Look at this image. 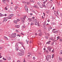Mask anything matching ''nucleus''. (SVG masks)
Masks as SVG:
<instances>
[{"mask_svg":"<svg viewBox=\"0 0 62 62\" xmlns=\"http://www.w3.org/2000/svg\"><path fill=\"white\" fill-rule=\"evenodd\" d=\"M46 25H49V24L48 23Z\"/></svg>","mask_w":62,"mask_h":62,"instance_id":"nucleus-52","label":"nucleus"},{"mask_svg":"<svg viewBox=\"0 0 62 62\" xmlns=\"http://www.w3.org/2000/svg\"><path fill=\"white\" fill-rule=\"evenodd\" d=\"M16 33H15L14 34H12V37H14V38H15L16 37Z\"/></svg>","mask_w":62,"mask_h":62,"instance_id":"nucleus-5","label":"nucleus"},{"mask_svg":"<svg viewBox=\"0 0 62 62\" xmlns=\"http://www.w3.org/2000/svg\"><path fill=\"white\" fill-rule=\"evenodd\" d=\"M32 18L33 19H35V17H32Z\"/></svg>","mask_w":62,"mask_h":62,"instance_id":"nucleus-58","label":"nucleus"},{"mask_svg":"<svg viewBox=\"0 0 62 62\" xmlns=\"http://www.w3.org/2000/svg\"><path fill=\"white\" fill-rule=\"evenodd\" d=\"M2 56H1V53H0V58H1V57H2Z\"/></svg>","mask_w":62,"mask_h":62,"instance_id":"nucleus-34","label":"nucleus"},{"mask_svg":"<svg viewBox=\"0 0 62 62\" xmlns=\"http://www.w3.org/2000/svg\"><path fill=\"white\" fill-rule=\"evenodd\" d=\"M44 0H42V1H44ZM46 2H47V0H46V1H44V2H43V3L44 4H45V3H46Z\"/></svg>","mask_w":62,"mask_h":62,"instance_id":"nucleus-16","label":"nucleus"},{"mask_svg":"<svg viewBox=\"0 0 62 62\" xmlns=\"http://www.w3.org/2000/svg\"><path fill=\"white\" fill-rule=\"evenodd\" d=\"M6 0H3V3H4V4H5L6 3Z\"/></svg>","mask_w":62,"mask_h":62,"instance_id":"nucleus-17","label":"nucleus"},{"mask_svg":"<svg viewBox=\"0 0 62 62\" xmlns=\"http://www.w3.org/2000/svg\"><path fill=\"white\" fill-rule=\"evenodd\" d=\"M60 16L61 17H62V14L61 13L60 14Z\"/></svg>","mask_w":62,"mask_h":62,"instance_id":"nucleus-40","label":"nucleus"},{"mask_svg":"<svg viewBox=\"0 0 62 62\" xmlns=\"http://www.w3.org/2000/svg\"><path fill=\"white\" fill-rule=\"evenodd\" d=\"M21 34H22V35H23V36L24 35V34H23V33H21Z\"/></svg>","mask_w":62,"mask_h":62,"instance_id":"nucleus-54","label":"nucleus"},{"mask_svg":"<svg viewBox=\"0 0 62 62\" xmlns=\"http://www.w3.org/2000/svg\"><path fill=\"white\" fill-rule=\"evenodd\" d=\"M56 29H53V31H54V30H55Z\"/></svg>","mask_w":62,"mask_h":62,"instance_id":"nucleus-53","label":"nucleus"},{"mask_svg":"<svg viewBox=\"0 0 62 62\" xmlns=\"http://www.w3.org/2000/svg\"><path fill=\"white\" fill-rule=\"evenodd\" d=\"M8 9L7 8V7H5V10H7V9Z\"/></svg>","mask_w":62,"mask_h":62,"instance_id":"nucleus-44","label":"nucleus"},{"mask_svg":"<svg viewBox=\"0 0 62 62\" xmlns=\"http://www.w3.org/2000/svg\"><path fill=\"white\" fill-rule=\"evenodd\" d=\"M17 36H19V37H21V36H20V35H19V34H18L17 35Z\"/></svg>","mask_w":62,"mask_h":62,"instance_id":"nucleus-35","label":"nucleus"},{"mask_svg":"<svg viewBox=\"0 0 62 62\" xmlns=\"http://www.w3.org/2000/svg\"><path fill=\"white\" fill-rule=\"evenodd\" d=\"M26 3L27 4V5H29V3L27 2V3Z\"/></svg>","mask_w":62,"mask_h":62,"instance_id":"nucleus-49","label":"nucleus"},{"mask_svg":"<svg viewBox=\"0 0 62 62\" xmlns=\"http://www.w3.org/2000/svg\"><path fill=\"white\" fill-rule=\"evenodd\" d=\"M10 15V16H11V17H12V16H14V15H13V14H11Z\"/></svg>","mask_w":62,"mask_h":62,"instance_id":"nucleus-27","label":"nucleus"},{"mask_svg":"<svg viewBox=\"0 0 62 62\" xmlns=\"http://www.w3.org/2000/svg\"><path fill=\"white\" fill-rule=\"evenodd\" d=\"M25 10L27 12H28V9L27 7V5H25Z\"/></svg>","mask_w":62,"mask_h":62,"instance_id":"nucleus-4","label":"nucleus"},{"mask_svg":"<svg viewBox=\"0 0 62 62\" xmlns=\"http://www.w3.org/2000/svg\"><path fill=\"white\" fill-rule=\"evenodd\" d=\"M49 29H52V27H49Z\"/></svg>","mask_w":62,"mask_h":62,"instance_id":"nucleus-29","label":"nucleus"},{"mask_svg":"<svg viewBox=\"0 0 62 62\" xmlns=\"http://www.w3.org/2000/svg\"><path fill=\"white\" fill-rule=\"evenodd\" d=\"M26 18V17H25V16L23 18H21V20L22 21V23H24V20H25V19Z\"/></svg>","mask_w":62,"mask_h":62,"instance_id":"nucleus-2","label":"nucleus"},{"mask_svg":"<svg viewBox=\"0 0 62 62\" xmlns=\"http://www.w3.org/2000/svg\"><path fill=\"white\" fill-rule=\"evenodd\" d=\"M54 49H53V50L52 51V52H53V53H54Z\"/></svg>","mask_w":62,"mask_h":62,"instance_id":"nucleus-42","label":"nucleus"},{"mask_svg":"<svg viewBox=\"0 0 62 62\" xmlns=\"http://www.w3.org/2000/svg\"><path fill=\"white\" fill-rule=\"evenodd\" d=\"M23 27L24 28H25V25H23Z\"/></svg>","mask_w":62,"mask_h":62,"instance_id":"nucleus-37","label":"nucleus"},{"mask_svg":"<svg viewBox=\"0 0 62 62\" xmlns=\"http://www.w3.org/2000/svg\"><path fill=\"white\" fill-rule=\"evenodd\" d=\"M19 21H20V20L19 19H18L17 20V22H19Z\"/></svg>","mask_w":62,"mask_h":62,"instance_id":"nucleus-41","label":"nucleus"},{"mask_svg":"<svg viewBox=\"0 0 62 62\" xmlns=\"http://www.w3.org/2000/svg\"><path fill=\"white\" fill-rule=\"evenodd\" d=\"M30 2H32V3H34V1L33 0H30Z\"/></svg>","mask_w":62,"mask_h":62,"instance_id":"nucleus-22","label":"nucleus"},{"mask_svg":"<svg viewBox=\"0 0 62 62\" xmlns=\"http://www.w3.org/2000/svg\"><path fill=\"white\" fill-rule=\"evenodd\" d=\"M17 54H18V55H19V56L23 55H22L21 53H18Z\"/></svg>","mask_w":62,"mask_h":62,"instance_id":"nucleus-13","label":"nucleus"},{"mask_svg":"<svg viewBox=\"0 0 62 62\" xmlns=\"http://www.w3.org/2000/svg\"><path fill=\"white\" fill-rule=\"evenodd\" d=\"M2 61H3L2 60H0V62H2Z\"/></svg>","mask_w":62,"mask_h":62,"instance_id":"nucleus-46","label":"nucleus"},{"mask_svg":"<svg viewBox=\"0 0 62 62\" xmlns=\"http://www.w3.org/2000/svg\"><path fill=\"white\" fill-rule=\"evenodd\" d=\"M60 41H62V39H60Z\"/></svg>","mask_w":62,"mask_h":62,"instance_id":"nucleus-55","label":"nucleus"},{"mask_svg":"<svg viewBox=\"0 0 62 62\" xmlns=\"http://www.w3.org/2000/svg\"><path fill=\"white\" fill-rule=\"evenodd\" d=\"M11 17H12L10 15H9L8 16V17H7V18L8 19H11Z\"/></svg>","mask_w":62,"mask_h":62,"instance_id":"nucleus-8","label":"nucleus"},{"mask_svg":"<svg viewBox=\"0 0 62 62\" xmlns=\"http://www.w3.org/2000/svg\"><path fill=\"white\" fill-rule=\"evenodd\" d=\"M4 38L5 39H7V40H8V37H4Z\"/></svg>","mask_w":62,"mask_h":62,"instance_id":"nucleus-20","label":"nucleus"},{"mask_svg":"<svg viewBox=\"0 0 62 62\" xmlns=\"http://www.w3.org/2000/svg\"><path fill=\"white\" fill-rule=\"evenodd\" d=\"M59 59L60 61H62V59L60 57L59 58Z\"/></svg>","mask_w":62,"mask_h":62,"instance_id":"nucleus-31","label":"nucleus"},{"mask_svg":"<svg viewBox=\"0 0 62 62\" xmlns=\"http://www.w3.org/2000/svg\"><path fill=\"white\" fill-rule=\"evenodd\" d=\"M33 59H34V60H35V57H33Z\"/></svg>","mask_w":62,"mask_h":62,"instance_id":"nucleus-43","label":"nucleus"},{"mask_svg":"<svg viewBox=\"0 0 62 62\" xmlns=\"http://www.w3.org/2000/svg\"><path fill=\"white\" fill-rule=\"evenodd\" d=\"M2 49V48L1 47H0V50H1V49Z\"/></svg>","mask_w":62,"mask_h":62,"instance_id":"nucleus-60","label":"nucleus"},{"mask_svg":"<svg viewBox=\"0 0 62 62\" xmlns=\"http://www.w3.org/2000/svg\"><path fill=\"white\" fill-rule=\"evenodd\" d=\"M0 17H3L4 16V15H3L0 13Z\"/></svg>","mask_w":62,"mask_h":62,"instance_id":"nucleus-12","label":"nucleus"},{"mask_svg":"<svg viewBox=\"0 0 62 62\" xmlns=\"http://www.w3.org/2000/svg\"><path fill=\"white\" fill-rule=\"evenodd\" d=\"M46 59L47 61L49 60V59H51V56L50 55H48L46 56Z\"/></svg>","mask_w":62,"mask_h":62,"instance_id":"nucleus-1","label":"nucleus"},{"mask_svg":"<svg viewBox=\"0 0 62 62\" xmlns=\"http://www.w3.org/2000/svg\"><path fill=\"white\" fill-rule=\"evenodd\" d=\"M19 51L21 52V54H22V55H24V52L23 51H22L21 50H20Z\"/></svg>","mask_w":62,"mask_h":62,"instance_id":"nucleus-6","label":"nucleus"},{"mask_svg":"<svg viewBox=\"0 0 62 62\" xmlns=\"http://www.w3.org/2000/svg\"><path fill=\"white\" fill-rule=\"evenodd\" d=\"M16 32H18V30H16Z\"/></svg>","mask_w":62,"mask_h":62,"instance_id":"nucleus-57","label":"nucleus"},{"mask_svg":"<svg viewBox=\"0 0 62 62\" xmlns=\"http://www.w3.org/2000/svg\"><path fill=\"white\" fill-rule=\"evenodd\" d=\"M43 17V16H42V19H43L44 18V17Z\"/></svg>","mask_w":62,"mask_h":62,"instance_id":"nucleus-59","label":"nucleus"},{"mask_svg":"<svg viewBox=\"0 0 62 62\" xmlns=\"http://www.w3.org/2000/svg\"><path fill=\"white\" fill-rule=\"evenodd\" d=\"M60 53H61V54H62V50L61 51Z\"/></svg>","mask_w":62,"mask_h":62,"instance_id":"nucleus-48","label":"nucleus"},{"mask_svg":"<svg viewBox=\"0 0 62 62\" xmlns=\"http://www.w3.org/2000/svg\"><path fill=\"white\" fill-rule=\"evenodd\" d=\"M18 8V6H16L14 8L16 10L17 9V8Z\"/></svg>","mask_w":62,"mask_h":62,"instance_id":"nucleus-19","label":"nucleus"},{"mask_svg":"<svg viewBox=\"0 0 62 62\" xmlns=\"http://www.w3.org/2000/svg\"><path fill=\"white\" fill-rule=\"evenodd\" d=\"M33 8H39V7H37V6L36 5H35L33 6Z\"/></svg>","mask_w":62,"mask_h":62,"instance_id":"nucleus-23","label":"nucleus"},{"mask_svg":"<svg viewBox=\"0 0 62 62\" xmlns=\"http://www.w3.org/2000/svg\"><path fill=\"white\" fill-rule=\"evenodd\" d=\"M22 3H27L26 2H24V1H23V2H22Z\"/></svg>","mask_w":62,"mask_h":62,"instance_id":"nucleus-45","label":"nucleus"},{"mask_svg":"<svg viewBox=\"0 0 62 62\" xmlns=\"http://www.w3.org/2000/svg\"><path fill=\"white\" fill-rule=\"evenodd\" d=\"M30 15H33V14H32V13H31V14H30Z\"/></svg>","mask_w":62,"mask_h":62,"instance_id":"nucleus-62","label":"nucleus"},{"mask_svg":"<svg viewBox=\"0 0 62 62\" xmlns=\"http://www.w3.org/2000/svg\"><path fill=\"white\" fill-rule=\"evenodd\" d=\"M19 49L18 48H16V51H18V50Z\"/></svg>","mask_w":62,"mask_h":62,"instance_id":"nucleus-32","label":"nucleus"},{"mask_svg":"<svg viewBox=\"0 0 62 62\" xmlns=\"http://www.w3.org/2000/svg\"><path fill=\"white\" fill-rule=\"evenodd\" d=\"M7 14H5L4 15V16H7Z\"/></svg>","mask_w":62,"mask_h":62,"instance_id":"nucleus-56","label":"nucleus"},{"mask_svg":"<svg viewBox=\"0 0 62 62\" xmlns=\"http://www.w3.org/2000/svg\"><path fill=\"white\" fill-rule=\"evenodd\" d=\"M54 42H53L52 43H51V45H54Z\"/></svg>","mask_w":62,"mask_h":62,"instance_id":"nucleus-36","label":"nucleus"},{"mask_svg":"<svg viewBox=\"0 0 62 62\" xmlns=\"http://www.w3.org/2000/svg\"><path fill=\"white\" fill-rule=\"evenodd\" d=\"M55 23H51V24H52V25H55Z\"/></svg>","mask_w":62,"mask_h":62,"instance_id":"nucleus-24","label":"nucleus"},{"mask_svg":"<svg viewBox=\"0 0 62 62\" xmlns=\"http://www.w3.org/2000/svg\"><path fill=\"white\" fill-rule=\"evenodd\" d=\"M58 11H57V15H58Z\"/></svg>","mask_w":62,"mask_h":62,"instance_id":"nucleus-51","label":"nucleus"},{"mask_svg":"<svg viewBox=\"0 0 62 62\" xmlns=\"http://www.w3.org/2000/svg\"><path fill=\"white\" fill-rule=\"evenodd\" d=\"M53 33H55L56 34V33H57L58 32L57 31H54Z\"/></svg>","mask_w":62,"mask_h":62,"instance_id":"nucleus-25","label":"nucleus"},{"mask_svg":"<svg viewBox=\"0 0 62 62\" xmlns=\"http://www.w3.org/2000/svg\"><path fill=\"white\" fill-rule=\"evenodd\" d=\"M7 20H8V19H7V18H5L4 19L3 21H4L5 22H6V21H7Z\"/></svg>","mask_w":62,"mask_h":62,"instance_id":"nucleus-14","label":"nucleus"},{"mask_svg":"<svg viewBox=\"0 0 62 62\" xmlns=\"http://www.w3.org/2000/svg\"><path fill=\"white\" fill-rule=\"evenodd\" d=\"M42 5L43 6V7H45V8H46V5H45V4L43 3V4H42Z\"/></svg>","mask_w":62,"mask_h":62,"instance_id":"nucleus-9","label":"nucleus"},{"mask_svg":"<svg viewBox=\"0 0 62 62\" xmlns=\"http://www.w3.org/2000/svg\"><path fill=\"white\" fill-rule=\"evenodd\" d=\"M46 38V39H48V36H46L45 37Z\"/></svg>","mask_w":62,"mask_h":62,"instance_id":"nucleus-50","label":"nucleus"},{"mask_svg":"<svg viewBox=\"0 0 62 62\" xmlns=\"http://www.w3.org/2000/svg\"><path fill=\"white\" fill-rule=\"evenodd\" d=\"M15 27H16V28H19V27H20V25H16L15 26Z\"/></svg>","mask_w":62,"mask_h":62,"instance_id":"nucleus-11","label":"nucleus"},{"mask_svg":"<svg viewBox=\"0 0 62 62\" xmlns=\"http://www.w3.org/2000/svg\"><path fill=\"white\" fill-rule=\"evenodd\" d=\"M20 44H21V45H23V43L22 42H21Z\"/></svg>","mask_w":62,"mask_h":62,"instance_id":"nucleus-38","label":"nucleus"},{"mask_svg":"<svg viewBox=\"0 0 62 62\" xmlns=\"http://www.w3.org/2000/svg\"><path fill=\"white\" fill-rule=\"evenodd\" d=\"M37 4L39 6V7H40L41 8H43V7H41V6H40V3L38 2L37 3Z\"/></svg>","mask_w":62,"mask_h":62,"instance_id":"nucleus-10","label":"nucleus"},{"mask_svg":"<svg viewBox=\"0 0 62 62\" xmlns=\"http://www.w3.org/2000/svg\"><path fill=\"white\" fill-rule=\"evenodd\" d=\"M17 62H21L19 61H18Z\"/></svg>","mask_w":62,"mask_h":62,"instance_id":"nucleus-63","label":"nucleus"},{"mask_svg":"<svg viewBox=\"0 0 62 62\" xmlns=\"http://www.w3.org/2000/svg\"><path fill=\"white\" fill-rule=\"evenodd\" d=\"M7 1V2H9V0H6Z\"/></svg>","mask_w":62,"mask_h":62,"instance_id":"nucleus-47","label":"nucleus"},{"mask_svg":"<svg viewBox=\"0 0 62 62\" xmlns=\"http://www.w3.org/2000/svg\"><path fill=\"white\" fill-rule=\"evenodd\" d=\"M51 42V41H49L46 44H49Z\"/></svg>","mask_w":62,"mask_h":62,"instance_id":"nucleus-21","label":"nucleus"},{"mask_svg":"<svg viewBox=\"0 0 62 62\" xmlns=\"http://www.w3.org/2000/svg\"><path fill=\"white\" fill-rule=\"evenodd\" d=\"M38 32H39V33H41V30H39L38 31Z\"/></svg>","mask_w":62,"mask_h":62,"instance_id":"nucleus-15","label":"nucleus"},{"mask_svg":"<svg viewBox=\"0 0 62 62\" xmlns=\"http://www.w3.org/2000/svg\"><path fill=\"white\" fill-rule=\"evenodd\" d=\"M47 22H50V19H48L47 20Z\"/></svg>","mask_w":62,"mask_h":62,"instance_id":"nucleus-39","label":"nucleus"},{"mask_svg":"<svg viewBox=\"0 0 62 62\" xmlns=\"http://www.w3.org/2000/svg\"><path fill=\"white\" fill-rule=\"evenodd\" d=\"M37 20L36 19H35L34 20V22L35 23V25H39V23H37Z\"/></svg>","mask_w":62,"mask_h":62,"instance_id":"nucleus-3","label":"nucleus"},{"mask_svg":"<svg viewBox=\"0 0 62 62\" xmlns=\"http://www.w3.org/2000/svg\"><path fill=\"white\" fill-rule=\"evenodd\" d=\"M8 60H10L11 59V58L10 57H8Z\"/></svg>","mask_w":62,"mask_h":62,"instance_id":"nucleus-18","label":"nucleus"},{"mask_svg":"<svg viewBox=\"0 0 62 62\" xmlns=\"http://www.w3.org/2000/svg\"><path fill=\"white\" fill-rule=\"evenodd\" d=\"M34 24L33 23L31 22V25H34Z\"/></svg>","mask_w":62,"mask_h":62,"instance_id":"nucleus-26","label":"nucleus"},{"mask_svg":"<svg viewBox=\"0 0 62 62\" xmlns=\"http://www.w3.org/2000/svg\"><path fill=\"white\" fill-rule=\"evenodd\" d=\"M14 22L15 23H17V21H15Z\"/></svg>","mask_w":62,"mask_h":62,"instance_id":"nucleus-33","label":"nucleus"},{"mask_svg":"<svg viewBox=\"0 0 62 62\" xmlns=\"http://www.w3.org/2000/svg\"><path fill=\"white\" fill-rule=\"evenodd\" d=\"M28 20H29V22H31L32 21V18H28Z\"/></svg>","mask_w":62,"mask_h":62,"instance_id":"nucleus-7","label":"nucleus"},{"mask_svg":"<svg viewBox=\"0 0 62 62\" xmlns=\"http://www.w3.org/2000/svg\"><path fill=\"white\" fill-rule=\"evenodd\" d=\"M49 52H51V50H50V49H49Z\"/></svg>","mask_w":62,"mask_h":62,"instance_id":"nucleus-64","label":"nucleus"},{"mask_svg":"<svg viewBox=\"0 0 62 62\" xmlns=\"http://www.w3.org/2000/svg\"><path fill=\"white\" fill-rule=\"evenodd\" d=\"M41 33H39V36H41V35H42Z\"/></svg>","mask_w":62,"mask_h":62,"instance_id":"nucleus-28","label":"nucleus"},{"mask_svg":"<svg viewBox=\"0 0 62 62\" xmlns=\"http://www.w3.org/2000/svg\"><path fill=\"white\" fill-rule=\"evenodd\" d=\"M35 35L36 36H37V33H36L35 34Z\"/></svg>","mask_w":62,"mask_h":62,"instance_id":"nucleus-61","label":"nucleus"},{"mask_svg":"<svg viewBox=\"0 0 62 62\" xmlns=\"http://www.w3.org/2000/svg\"><path fill=\"white\" fill-rule=\"evenodd\" d=\"M16 46H18V43H17L16 45Z\"/></svg>","mask_w":62,"mask_h":62,"instance_id":"nucleus-30","label":"nucleus"}]
</instances>
